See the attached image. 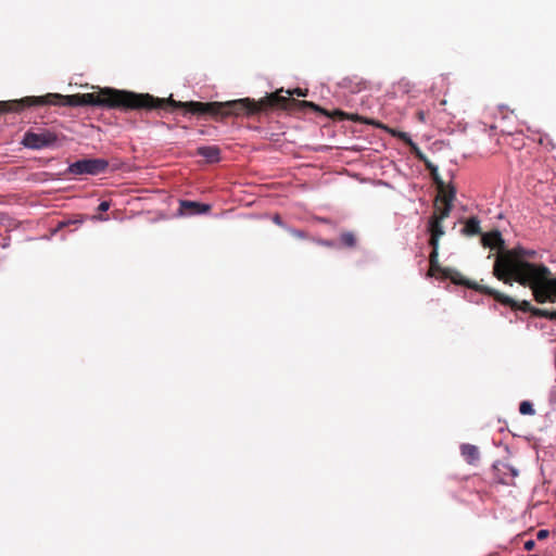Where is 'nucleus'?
<instances>
[{
  "mask_svg": "<svg viewBox=\"0 0 556 556\" xmlns=\"http://www.w3.org/2000/svg\"><path fill=\"white\" fill-rule=\"evenodd\" d=\"M165 103L150 93H137L110 87L99 88L98 91L63 96L47 93L41 97H25L18 100L0 101V114L20 113L30 106L68 105V106H100L106 109L129 110H159Z\"/></svg>",
  "mask_w": 556,
  "mask_h": 556,
  "instance_id": "f257e3e1",
  "label": "nucleus"
},
{
  "mask_svg": "<svg viewBox=\"0 0 556 556\" xmlns=\"http://www.w3.org/2000/svg\"><path fill=\"white\" fill-rule=\"evenodd\" d=\"M533 255L534 251L522 248L501 251L495 260L493 274L507 285L517 281L529 286L539 303L555 302L556 278L551 277V270L545 265L526 261V257Z\"/></svg>",
  "mask_w": 556,
  "mask_h": 556,
  "instance_id": "f03ea898",
  "label": "nucleus"
},
{
  "mask_svg": "<svg viewBox=\"0 0 556 556\" xmlns=\"http://www.w3.org/2000/svg\"><path fill=\"white\" fill-rule=\"evenodd\" d=\"M159 101L165 102L159 105V110L173 111L175 109H184L186 113H191L198 116L208 115L212 117L251 116L274 108L289 110L291 109V105L311 106L318 110L315 103L311 101L281 97L279 92H273L260 101L243 98L226 102H181L174 100L172 97L159 98Z\"/></svg>",
  "mask_w": 556,
  "mask_h": 556,
  "instance_id": "7ed1b4c3",
  "label": "nucleus"
},
{
  "mask_svg": "<svg viewBox=\"0 0 556 556\" xmlns=\"http://www.w3.org/2000/svg\"><path fill=\"white\" fill-rule=\"evenodd\" d=\"M109 167V162L104 159H83L72 163L66 173L72 176L99 175Z\"/></svg>",
  "mask_w": 556,
  "mask_h": 556,
  "instance_id": "20e7f679",
  "label": "nucleus"
},
{
  "mask_svg": "<svg viewBox=\"0 0 556 556\" xmlns=\"http://www.w3.org/2000/svg\"><path fill=\"white\" fill-rule=\"evenodd\" d=\"M58 135L49 129L40 128L38 131H26L22 143L29 149L41 150L52 148L58 142Z\"/></svg>",
  "mask_w": 556,
  "mask_h": 556,
  "instance_id": "39448f33",
  "label": "nucleus"
},
{
  "mask_svg": "<svg viewBox=\"0 0 556 556\" xmlns=\"http://www.w3.org/2000/svg\"><path fill=\"white\" fill-rule=\"evenodd\" d=\"M467 285L469 286V288H471L476 291H479L483 294L493 296L496 302L501 303L502 305L509 306L514 311H522L525 313H528V312L532 313V311L535 309L534 307L531 306V304L528 301H521V302L515 301L513 298H510L502 292H498L490 287L482 286V285H469V283H467Z\"/></svg>",
  "mask_w": 556,
  "mask_h": 556,
  "instance_id": "423d86ee",
  "label": "nucleus"
},
{
  "mask_svg": "<svg viewBox=\"0 0 556 556\" xmlns=\"http://www.w3.org/2000/svg\"><path fill=\"white\" fill-rule=\"evenodd\" d=\"M315 105L318 108V110H316V112H320V113H323L325 115H328V116H330L333 119H338V121L349 119V121L358 122V123H363V124H367V125H372L375 127H382L380 122H377L375 119H370V118H367V117H363V116H361L358 114L346 113V112L341 111V110H334L332 113H328L327 111H325L321 108H319L317 104H315ZM306 108L315 111V109H313L311 106H300V105H291V109H289V110L290 111H292V110H303V109H306Z\"/></svg>",
  "mask_w": 556,
  "mask_h": 556,
  "instance_id": "0eeeda50",
  "label": "nucleus"
},
{
  "mask_svg": "<svg viewBox=\"0 0 556 556\" xmlns=\"http://www.w3.org/2000/svg\"><path fill=\"white\" fill-rule=\"evenodd\" d=\"M429 263H430L429 273H428L429 276H433L437 273H441L444 275V277L451 278L455 283H458V285H464V286H467L468 288H469V286L467 283L477 285L476 282H470L464 278L456 279L451 276L452 270L450 268H442L439 264V248H432V251L429 255Z\"/></svg>",
  "mask_w": 556,
  "mask_h": 556,
  "instance_id": "6e6552de",
  "label": "nucleus"
},
{
  "mask_svg": "<svg viewBox=\"0 0 556 556\" xmlns=\"http://www.w3.org/2000/svg\"><path fill=\"white\" fill-rule=\"evenodd\" d=\"M211 205L195 201L181 200L179 202V213L181 215H199L210 212Z\"/></svg>",
  "mask_w": 556,
  "mask_h": 556,
  "instance_id": "1a4fd4ad",
  "label": "nucleus"
},
{
  "mask_svg": "<svg viewBox=\"0 0 556 556\" xmlns=\"http://www.w3.org/2000/svg\"><path fill=\"white\" fill-rule=\"evenodd\" d=\"M442 223V220L437 218H429L428 231L430 233L429 244L431 248H439V241L445 233Z\"/></svg>",
  "mask_w": 556,
  "mask_h": 556,
  "instance_id": "9d476101",
  "label": "nucleus"
},
{
  "mask_svg": "<svg viewBox=\"0 0 556 556\" xmlns=\"http://www.w3.org/2000/svg\"><path fill=\"white\" fill-rule=\"evenodd\" d=\"M482 243L484 247H488L491 249H498V250L504 249V240L498 230H494V231L484 233L482 236Z\"/></svg>",
  "mask_w": 556,
  "mask_h": 556,
  "instance_id": "9b49d317",
  "label": "nucleus"
},
{
  "mask_svg": "<svg viewBox=\"0 0 556 556\" xmlns=\"http://www.w3.org/2000/svg\"><path fill=\"white\" fill-rule=\"evenodd\" d=\"M437 189L438 195L435 202L453 205V202L456 198V189L453 186H446L445 184L443 187Z\"/></svg>",
  "mask_w": 556,
  "mask_h": 556,
  "instance_id": "f8f14e48",
  "label": "nucleus"
},
{
  "mask_svg": "<svg viewBox=\"0 0 556 556\" xmlns=\"http://www.w3.org/2000/svg\"><path fill=\"white\" fill-rule=\"evenodd\" d=\"M197 154L203 156L210 163L218 162L220 159V150L216 146L199 147Z\"/></svg>",
  "mask_w": 556,
  "mask_h": 556,
  "instance_id": "ddd939ff",
  "label": "nucleus"
},
{
  "mask_svg": "<svg viewBox=\"0 0 556 556\" xmlns=\"http://www.w3.org/2000/svg\"><path fill=\"white\" fill-rule=\"evenodd\" d=\"M418 159L425 163L426 168L430 172V176L433 182L435 184L437 188L443 187L444 181L439 175L438 167L434 164H432L429 160H427L421 152H418Z\"/></svg>",
  "mask_w": 556,
  "mask_h": 556,
  "instance_id": "4468645a",
  "label": "nucleus"
},
{
  "mask_svg": "<svg viewBox=\"0 0 556 556\" xmlns=\"http://www.w3.org/2000/svg\"><path fill=\"white\" fill-rule=\"evenodd\" d=\"M462 456L465 458V460L470 464L475 465L479 460V450L476 445L472 444H463L460 446Z\"/></svg>",
  "mask_w": 556,
  "mask_h": 556,
  "instance_id": "2eb2a0df",
  "label": "nucleus"
},
{
  "mask_svg": "<svg viewBox=\"0 0 556 556\" xmlns=\"http://www.w3.org/2000/svg\"><path fill=\"white\" fill-rule=\"evenodd\" d=\"M381 126H382L381 127L382 129H386L387 131H389L393 137H396V138L401 139L403 142H405L406 144L410 146L413 151H415L416 155L418 156V152H420V151H419L418 147L412 141V139H410L408 134L402 132V131H397V130H394V129H390L389 127H387V126H384L382 124H381Z\"/></svg>",
  "mask_w": 556,
  "mask_h": 556,
  "instance_id": "dca6fc26",
  "label": "nucleus"
},
{
  "mask_svg": "<svg viewBox=\"0 0 556 556\" xmlns=\"http://www.w3.org/2000/svg\"><path fill=\"white\" fill-rule=\"evenodd\" d=\"M452 210H453V205H450V204L446 205V204H441L439 202H434V212L431 217L443 222L444 219H446L450 216Z\"/></svg>",
  "mask_w": 556,
  "mask_h": 556,
  "instance_id": "f3484780",
  "label": "nucleus"
},
{
  "mask_svg": "<svg viewBox=\"0 0 556 556\" xmlns=\"http://www.w3.org/2000/svg\"><path fill=\"white\" fill-rule=\"evenodd\" d=\"M463 231L467 236L479 235L481 232L480 220L477 217L468 218Z\"/></svg>",
  "mask_w": 556,
  "mask_h": 556,
  "instance_id": "a211bd4d",
  "label": "nucleus"
},
{
  "mask_svg": "<svg viewBox=\"0 0 556 556\" xmlns=\"http://www.w3.org/2000/svg\"><path fill=\"white\" fill-rule=\"evenodd\" d=\"M340 243L342 247L354 249L357 244V238L352 231H344L340 235Z\"/></svg>",
  "mask_w": 556,
  "mask_h": 556,
  "instance_id": "6ab92c4d",
  "label": "nucleus"
},
{
  "mask_svg": "<svg viewBox=\"0 0 556 556\" xmlns=\"http://www.w3.org/2000/svg\"><path fill=\"white\" fill-rule=\"evenodd\" d=\"M532 314L538 317H545L551 320H556V309L555 311H548V309H533Z\"/></svg>",
  "mask_w": 556,
  "mask_h": 556,
  "instance_id": "aec40b11",
  "label": "nucleus"
},
{
  "mask_svg": "<svg viewBox=\"0 0 556 556\" xmlns=\"http://www.w3.org/2000/svg\"><path fill=\"white\" fill-rule=\"evenodd\" d=\"M519 412L521 415H534L535 410L533 405L529 401H522L519 405Z\"/></svg>",
  "mask_w": 556,
  "mask_h": 556,
  "instance_id": "412c9836",
  "label": "nucleus"
},
{
  "mask_svg": "<svg viewBox=\"0 0 556 556\" xmlns=\"http://www.w3.org/2000/svg\"><path fill=\"white\" fill-rule=\"evenodd\" d=\"M282 91H283V90H282V89H280L278 92H279V93H281ZM287 93H288V96H287V97H288V98H290V99H293V98H292V96H293V94H296V96H299V97H304V96H306L305 91H303V90H302V89H300V88H295V89H294V90H292V91L288 90V91H287ZM280 96H281V97H283L282 94H280Z\"/></svg>",
  "mask_w": 556,
  "mask_h": 556,
  "instance_id": "4be33fe9",
  "label": "nucleus"
},
{
  "mask_svg": "<svg viewBox=\"0 0 556 556\" xmlns=\"http://www.w3.org/2000/svg\"><path fill=\"white\" fill-rule=\"evenodd\" d=\"M315 242L319 245L327 247V248H336V243L331 240H324V239H317Z\"/></svg>",
  "mask_w": 556,
  "mask_h": 556,
  "instance_id": "5701e85b",
  "label": "nucleus"
},
{
  "mask_svg": "<svg viewBox=\"0 0 556 556\" xmlns=\"http://www.w3.org/2000/svg\"><path fill=\"white\" fill-rule=\"evenodd\" d=\"M289 232L295 237V238H299V239H305L307 238L306 233L303 231V230H299V229H289Z\"/></svg>",
  "mask_w": 556,
  "mask_h": 556,
  "instance_id": "b1692460",
  "label": "nucleus"
},
{
  "mask_svg": "<svg viewBox=\"0 0 556 556\" xmlns=\"http://www.w3.org/2000/svg\"><path fill=\"white\" fill-rule=\"evenodd\" d=\"M548 535H549V532H548V530H545V529H541V530H539V531L536 532V539H538L539 541H542V540L547 539V538H548Z\"/></svg>",
  "mask_w": 556,
  "mask_h": 556,
  "instance_id": "393cba45",
  "label": "nucleus"
},
{
  "mask_svg": "<svg viewBox=\"0 0 556 556\" xmlns=\"http://www.w3.org/2000/svg\"><path fill=\"white\" fill-rule=\"evenodd\" d=\"M78 223H79L78 220H72V219L62 220L58 224V229H62L64 227H67L68 225L78 224Z\"/></svg>",
  "mask_w": 556,
  "mask_h": 556,
  "instance_id": "a878e982",
  "label": "nucleus"
},
{
  "mask_svg": "<svg viewBox=\"0 0 556 556\" xmlns=\"http://www.w3.org/2000/svg\"><path fill=\"white\" fill-rule=\"evenodd\" d=\"M534 547H535V541H533V540H528L523 544V548L526 551H532V549H534Z\"/></svg>",
  "mask_w": 556,
  "mask_h": 556,
  "instance_id": "bb28decb",
  "label": "nucleus"
},
{
  "mask_svg": "<svg viewBox=\"0 0 556 556\" xmlns=\"http://www.w3.org/2000/svg\"><path fill=\"white\" fill-rule=\"evenodd\" d=\"M109 208H110V203H109V202H106V201L101 202V203L99 204V206H98V210H99L100 212H105V211H108Z\"/></svg>",
  "mask_w": 556,
  "mask_h": 556,
  "instance_id": "cd10ccee",
  "label": "nucleus"
},
{
  "mask_svg": "<svg viewBox=\"0 0 556 556\" xmlns=\"http://www.w3.org/2000/svg\"><path fill=\"white\" fill-rule=\"evenodd\" d=\"M426 115H427V114H426V112H425V111H418V112L416 113V116H417L418 121H419V122H421V123H425V122H426Z\"/></svg>",
  "mask_w": 556,
  "mask_h": 556,
  "instance_id": "c85d7f7f",
  "label": "nucleus"
},
{
  "mask_svg": "<svg viewBox=\"0 0 556 556\" xmlns=\"http://www.w3.org/2000/svg\"><path fill=\"white\" fill-rule=\"evenodd\" d=\"M504 468L510 472L511 478H515L516 476H518V471L514 467H511L509 465H504Z\"/></svg>",
  "mask_w": 556,
  "mask_h": 556,
  "instance_id": "c756f323",
  "label": "nucleus"
},
{
  "mask_svg": "<svg viewBox=\"0 0 556 556\" xmlns=\"http://www.w3.org/2000/svg\"><path fill=\"white\" fill-rule=\"evenodd\" d=\"M274 222H275L277 225H279V226H283V225H282V222H281V219H280V217H279L278 215H276V216H275Z\"/></svg>",
  "mask_w": 556,
  "mask_h": 556,
  "instance_id": "7c9ffc66",
  "label": "nucleus"
},
{
  "mask_svg": "<svg viewBox=\"0 0 556 556\" xmlns=\"http://www.w3.org/2000/svg\"><path fill=\"white\" fill-rule=\"evenodd\" d=\"M502 482H503L504 484H508V483H509V482H508V481H506V480H502Z\"/></svg>",
  "mask_w": 556,
  "mask_h": 556,
  "instance_id": "2f4dec72",
  "label": "nucleus"
}]
</instances>
